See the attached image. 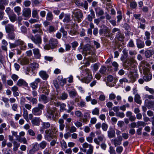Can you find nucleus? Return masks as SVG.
<instances>
[{"label": "nucleus", "instance_id": "1", "mask_svg": "<svg viewBox=\"0 0 154 154\" xmlns=\"http://www.w3.org/2000/svg\"><path fill=\"white\" fill-rule=\"evenodd\" d=\"M32 33L34 34L35 38H41V35L42 33V24H36L32 26Z\"/></svg>", "mask_w": 154, "mask_h": 154}, {"label": "nucleus", "instance_id": "2", "mask_svg": "<svg viewBox=\"0 0 154 154\" xmlns=\"http://www.w3.org/2000/svg\"><path fill=\"white\" fill-rule=\"evenodd\" d=\"M82 75L84 77L80 80L83 83L88 84L89 83L92 79L90 70L88 69H85L83 71Z\"/></svg>", "mask_w": 154, "mask_h": 154}, {"label": "nucleus", "instance_id": "3", "mask_svg": "<svg viewBox=\"0 0 154 154\" xmlns=\"http://www.w3.org/2000/svg\"><path fill=\"white\" fill-rule=\"evenodd\" d=\"M44 108V106L41 103H38L37 106L33 108L32 109V113L35 116H40L42 113V110Z\"/></svg>", "mask_w": 154, "mask_h": 154}, {"label": "nucleus", "instance_id": "4", "mask_svg": "<svg viewBox=\"0 0 154 154\" xmlns=\"http://www.w3.org/2000/svg\"><path fill=\"white\" fill-rule=\"evenodd\" d=\"M72 12L73 16L75 17L74 20H76L79 22L82 19L83 13L80 10H75Z\"/></svg>", "mask_w": 154, "mask_h": 154}, {"label": "nucleus", "instance_id": "5", "mask_svg": "<svg viewBox=\"0 0 154 154\" xmlns=\"http://www.w3.org/2000/svg\"><path fill=\"white\" fill-rule=\"evenodd\" d=\"M112 32L113 35L116 34L115 38H124V35L121 33L120 30L119 28H114L112 29Z\"/></svg>", "mask_w": 154, "mask_h": 154}, {"label": "nucleus", "instance_id": "6", "mask_svg": "<svg viewBox=\"0 0 154 154\" xmlns=\"http://www.w3.org/2000/svg\"><path fill=\"white\" fill-rule=\"evenodd\" d=\"M128 78L129 79V82L134 83L137 78V74L136 71H131L129 72L128 75Z\"/></svg>", "mask_w": 154, "mask_h": 154}, {"label": "nucleus", "instance_id": "7", "mask_svg": "<svg viewBox=\"0 0 154 154\" xmlns=\"http://www.w3.org/2000/svg\"><path fill=\"white\" fill-rule=\"evenodd\" d=\"M75 3L79 7L84 8L85 10L88 8V4L87 1L82 2L81 0H77L75 1Z\"/></svg>", "mask_w": 154, "mask_h": 154}, {"label": "nucleus", "instance_id": "8", "mask_svg": "<svg viewBox=\"0 0 154 154\" xmlns=\"http://www.w3.org/2000/svg\"><path fill=\"white\" fill-rule=\"evenodd\" d=\"M57 44V41L56 39H51L49 42V46L46 45L44 46V48L47 50H48L50 48L53 49L56 46Z\"/></svg>", "mask_w": 154, "mask_h": 154}, {"label": "nucleus", "instance_id": "9", "mask_svg": "<svg viewBox=\"0 0 154 154\" xmlns=\"http://www.w3.org/2000/svg\"><path fill=\"white\" fill-rule=\"evenodd\" d=\"M127 64L128 65V67H135L137 65V63L134 57H131L126 62Z\"/></svg>", "mask_w": 154, "mask_h": 154}, {"label": "nucleus", "instance_id": "10", "mask_svg": "<svg viewBox=\"0 0 154 154\" xmlns=\"http://www.w3.org/2000/svg\"><path fill=\"white\" fill-rule=\"evenodd\" d=\"M107 27L106 26L104 29H100L99 31V34L101 36H104L108 37L109 35V32L108 29Z\"/></svg>", "mask_w": 154, "mask_h": 154}, {"label": "nucleus", "instance_id": "11", "mask_svg": "<svg viewBox=\"0 0 154 154\" xmlns=\"http://www.w3.org/2000/svg\"><path fill=\"white\" fill-rule=\"evenodd\" d=\"M57 111V109L55 108H52L49 109L47 111L46 114L47 117L50 119L54 117V115Z\"/></svg>", "mask_w": 154, "mask_h": 154}, {"label": "nucleus", "instance_id": "12", "mask_svg": "<svg viewBox=\"0 0 154 154\" xmlns=\"http://www.w3.org/2000/svg\"><path fill=\"white\" fill-rule=\"evenodd\" d=\"M45 137L46 140L50 141L53 138L52 131L50 129H47L45 131Z\"/></svg>", "mask_w": 154, "mask_h": 154}, {"label": "nucleus", "instance_id": "13", "mask_svg": "<svg viewBox=\"0 0 154 154\" xmlns=\"http://www.w3.org/2000/svg\"><path fill=\"white\" fill-rule=\"evenodd\" d=\"M31 10L29 8H24L22 10V15L26 17H30L31 16Z\"/></svg>", "mask_w": 154, "mask_h": 154}, {"label": "nucleus", "instance_id": "14", "mask_svg": "<svg viewBox=\"0 0 154 154\" xmlns=\"http://www.w3.org/2000/svg\"><path fill=\"white\" fill-rule=\"evenodd\" d=\"M93 49V47L89 45H87L85 46L83 49L84 53L86 54H90L92 52Z\"/></svg>", "mask_w": 154, "mask_h": 154}, {"label": "nucleus", "instance_id": "15", "mask_svg": "<svg viewBox=\"0 0 154 154\" xmlns=\"http://www.w3.org/2000/svg\"><path fill=\"white\" fill-rule=\"evenodd\" d=\"M122 140V137L120 136L117 137V138H115L112 140V142L113 143L115 146L118 145H120L121 143V142Z\"/></svg>", "mask_w": 154, "mask_h": 154}, {"label": "nucleus", "instance_id": "16", "mask_svg": "<svg viewBox=\"0 0 154 154\" xmlns=\"http://www.w3.org/2000/svg\"><path fill=\"white\" fill-rule=\"evenodd\" d=\"M105 140V137L103 135L101 134L98 136L97 138H95L94 140V141L97 144L99 145L100 142H103Z\"/></svg>", "mask_w": 154, "mask_h": 154}, {"label": "nucleus", "instance_id": "17", "mask_svg": "<svg viewBox=\"0 0 154 154\" xmlns=\"http://www.w3.org/2000/svg\"><path fill=\"white\" fill-rule=\"evenodd\" d=\"M80 150L84 152H86V154H92L93 152V146L91 145L90 144L89 149L87 151L86 149H84L81 147H79Z\"/></svg>", "mask_w": 154, "mask_h": 154}, {"label": "nucleus", "instance_id": "18", "mask_svg": "<svg viewBox=\"0 0 154 154\" xmlns=\"http://www.w3.org/2000/svg\"><path fill=\"white\" fill-rule=\"evenodd\" d=\"M41 120L39 117H35L32 120V124L34 125L39 126Z\"/></svg>", "mask_w": 154, "mask_h": 154}, {"label": "nucleus", "instance_id": "19", "mask_svg": "<svg viewBox=\"0 0 154 154\" xmlns=\"http://www.w3.org/2000/svg\"><path fill=\"white\" fill-rule=\"evenodd\" d=\"M95 11L97 16H102L104 14V11L101 8L98 7L95 8Z\"/></svg>", "mask_w": 154, "mask_h": 154}, {"label": "nucleus", "instance_id": "20", "mask_svg": "<svg viewBox=\"0 0 154 154\" xmlns=\"http://www.w3.org/2000/svg\"><path fill=\"white\" fill-rule=\"evenodd\" d=\"M18 62L22 65L27 64L29 62L28 59L26 57L20 59L18 60Z\"/></svg>", "mask_w": 154, "mask_h": 154}, {"label": "nucleus", "instance_id": "21", "mask_svg": "<svg viewBox=\"0 0 154 154\" xmlns=\"http://www.w3.org/2000/svg\"><path fill=\"white\" fill-rule=\"evenodd\" d=\"M90 14L88 15L87 18L89 21H91L93 18L95 17L94 12L93 9H91L90 11Z\"/></svg>", "mask_w": 154, "mask_h": 154}, {"label": "nucleus", "instance_id": "22", "mask_svg": "<svg viewBox=\"0 0 154 154\" xmlns=\"http://www.w3.org/2000/svg\"><path fill=\"white\" fill-rule=\"evenodd\" d=\"M29 66L31 69L33 71L34 70H36L39 67V64L35 62L31 63L29 65Z\"/></svg>", "mask_w": 154, "mask_h": 154}, {"label": "nucleus", "instance_id": "23", "mask_svg": "<svg viewBox=\"0 0 154 154\" xmlns=\"http://www.w3.org/2000/svg\"><path fill=\"white\" fill-rule=\"evenodd\" d=\"M144 53L146 58H149L154 54V51L153 50H148L145 51Z\"/></svg>", "mask_w": 154, "mask_h": 154}, {"label": "nucleus", "instance_id": "24", "mask_svg": "<svg viewBox=\"0 0 154 154\" xmlns=\"http://www.w3.org/2000/svg\"><path fill=\"white\" fill-rule=\"evenodd\" d=\"M39 75L44 80H46L48 77V75L45 71H40L39 73Z\"/></svg>", "mask_w": 154, "mask_h": 154}, {"label": "nucleus", "instance_id": "25", "mask_svg": "<svg viewBox=\"0 0 154 154\" xmlns=\"http://www.w3.org/2000/svg\"><path fill=\"white\" fill-rule=\"evenodd\" d=\"M38 100L40 101L43 102L45 103H46L48 102V99L47 96L43 94L40 96Z\"/></svg>", "mask_w": 154, "mask_h": 154}, {"label": "nucleus", "instance_id": "26", "mask_svg": "<svg viewBox=\"0 0 154 154\" xmlns=\"http://www.w3.org/2000/svg\"><path fill=\"white\" fill-rule=\"evenodd\" d=\"M71 20L70 19V15L69 14H65V16L63 21L64 23H69Z\"/></svg>", "mask_w": 154, "mask_h": 154}, {"label": "nucleus", "instance_id": "27", "mask_svg": "<svg viewBox=\"0 0 154 154\" xmlns=\"http://www.w3.org/2000/svg\"><path fill=\"white\" fill-rule=\"evenodd\" d=\"M117 15L116 16V18L117 19V22L118 23L122 20L123 17L122 15V12L120 10H118L117 11Z\"/></svg>", "mask_w": 154, "mask_h": 154}, {"label": "nucleus", "instance_id": "28", "mask_svg": "<svg viewBox=\"0 0 154 154\" xmlns=\"http://www.w3.org/2000/svg\"><path fill=\"white\" fill-rule=\"evenodd\" d=\"M5 29L7 33L12 32L14 30V27L12 24H8L5 26Z\"/></svg>", "mask_w": 154, "mask_h": 154}, {"label": "nucleus", "instance_id": "29", "mask_svg": "<svg viewBox=\"0 0 154 154\" xmlns=\"http://www.w3.org/2000/svg\"><path fill=\"white\" fill-rule=\"evenodd\" d=\"M17 85L19 86L23 85L26 87L27 86V83L23 80L20 79L17 82Z\"/></svg>", "mask_w": 154, "mask_h": 154}, {"label": "nucleus", "instance_id": "30", "mask_svg": "<svg viewBox=\"0 0 154 154\" xmlns=\"http://www.w3.org/2000/svg\"><path fill=\"white\" fill-rule=\"evenodd\" d=\"M33 51L35 57L37 59L40 58L41 55L39 50L38 49L35 48L33 50Z\"/></svg>", "mask_w": 154, "mask_h": 154}, {"label": "nucleus", "instance_id": "31", "mask_svg": "<svg viewBox=\"0 0 154 154\" xmlns=\"http://www.w3.org/2000/svg\"><path fill=\"white\" fill-rule=\"evenodd\" d=\"M137 46L138 48H141L144 47V43L140 39H137Z\"/></svg>", "mask_w": 154, "mask_h": 154}, {"label": "nucleus", "instance_id": "32", "mask_svg": "<svg viewBox=\"0 0 154 154\" xmlns=\"http://www.w3.org/2000/svg\"><path fill=\"white\" fill-rule=\"evenodd\" d=\"M143 80L146 81L148 82L151 80L152 79V75L151 74H148L144 75L143 77Z\"/></svg>", "mask_w": 154, "mask_h": 154}, {"label": "nucleus", "instance_id": "33", "mask_svg": "<svg viewBox=\"0 0 154 154\" xmlns=\"http://www.w3.org/2000/svg\"><path fill=\"white\" fill-rule=\"evenodd\" d=\"M69 95L71 98H74L77 95L76 91L75 90L71 91L69 92Z\"/></svg>", "mask_w": 154, "mask_h": 154}, {"label": "nucleus", "instance_id": "34", "mask_svg": "<svg viewBox=\"0 0 154 154\" xmlns=\"http://www.w3.org/2000/svg\"><path fill=\"white\" fill-rule=\"evenodd\" d=\"M26 98L33 104H36L37 103V100L36 98H32L31 97H26Z\"/></svg>", "mask_w": 154, "mask_h": 154}, {"label": "nucleus", "instance_id": "35", "mask_svg": "<svg viewBox=\"0 0 154 154\" xmlns=\"http://www.w3.org/2000/svg\"><path fill=\"white\" fill-rule=\"evenodd\" d=\"M108 135L110 138H113L115 136V132L113 130H111L108 131Z\"/></svg>", "mask_w": 154, "mask_h": 154}, {"label": "nucleus", "instance_id": "36", "mask_svg": "<svg viewBox=\"0 0 154 154\" xmlns=\"http://www.w3.org/2000/svg\"><path fill=\"white\" fill-rule=\"evenodd\" d=\"M47 31L49 33H52L56 30V29L54 26H50L48 27L47 28Z\"/></svg>", "mask_w": 154, "mask_h": 154}, {"label": "nucleus", "instance_id": "37", "mask_svg": "<svg viewBox=\"0 0 154 154\" xmlns=\"http://www.w3.org/2000/svg\"><path fill=\"white\" fill-rule=\"evenodd\" d=\"M23 109V116L24 118L27 121H29L28 118V112L26 109L25 108Z\"/></svg>", "mask_w": 154, "mask_h": 154}, {"label": "nucleus", "instance_id": "38", "mask_svg": "<svg viewBox=\"0 0 154 154\" xmlns=\"http://www.w3.org/2000/svg\"><path fill=\"white\" fill-rule=\"evenodd\" d=\"M140 97L138 94L135 95L134 97L135 101L137 103L140 104L142 101L140 99Z\"/></svg>", "mask_w": 154, "mask_h": 154}, {"label": "nucleus", "instance_id": "39", "mask_svg": "<svg viewBox=\"0 0 154 154\" xmlns=\"http://www.w3.org/2000/svg\"><path fill=\"white\" fill-rule=\"evenodd\" d=\"M122 25V27L125 29V31H131V27L127 23H125Z\"/></svg>", "mask_w": 154, "mask_h": 154}, {"label": "nucleus", "instance_id": "40", "mask_svg": "<svg viewBox=\"0 0 154 154\" xmlns=\"http://www.w3.org/2000/svg\"><path fill=\"white\" fill-rule=\"evenodd\" d=\"M42 125V128L45 129L49 128L51 126L50 123L48 122H43Z\"/></svg>", "mask_w": 154, "mask_h": 154}, {"label": "nucleus", "instance_id": "41", "mask_svg": "<svg viewBox=\"0 0 154 154\" xmlns=\"http://www.w3.org/2000/svg\"><path fill=\"white\" fill-rule=\"evenodd\" d=\"M39 149V146L38 144L37 143H35L32 148V149L30 150V152H31L32 150H33L34 151H35L38 150Z\"/></svg>", "mask_w": 154, "mask_h": 154}, {"label": "nucleus", "instance_id": "42", "mask_svg": "<svg viewBox=\"0 0 154 154\" xmlns=\"http://www.w3.org/2000/svg\"><path fill=\"white\" fill-rule=\"evenodd\" d=\"M140 65L141 67L143 68L145 67V66L149 67V66L150 65L148 62H147L144 60H143L141 62Z\"/></svg>", "mask_w": 154, "mask_h": 154}, {"label": "nucleus", "instance_id": "43", "mask_svg": "<svg viewBox=\"0 0 154 154\" xmlns=\"http://www.w3.org/2000/svg\"><path fill=\"white\" fill-rule=\"evenodd\" d=\"M46 18L48 20H51L53 19V16L51 12L49 11L48 13L46 15Z\"/></svg>", "mask_w": 154, "mask_h": 154}, {"label": "nucleus", "instance_id": "44", "mask_svg": "<svg viewBox=\"0 0 154 154\" xmlns=\"http://www.w3.org/2000/svg\"><path fill=\"white\" fill-rule=\"evenodd\" d=\"M89 116V115L87 112H85L84 114V118L82 119V122H85L88 120V119Z\"/></svg>", "mask_w": 154, "mask_h": 154}, {"label": "nucleus", "instance_id": "45", "mask_svg": "<svg viewBox=\"0 0 154 154\" xmlns=\"http://www.w3.org/2000/svg\"><path fill=\"white\" fill-rule=\"evenodd\" d=\"M14 10L18 16L20 15V13L21 11V8L20 7L17 6L15 7L14 8Z\"/></svg>", "mask_w": 154, "mask_h": 154}, {"label": "nucleus", "instance_id": "46", "mask_svg": "<svg viewBox=\"0 0 154 154\" xmlns=\"http://www.w3.org/2000/svg\"><path fill=\"white\" fill-rule=\"evenodd\" d=\"M112 65L114 67V70L115 71H116L118 70L119 67V64L115 61L113 62L112 63Z\"/></svg>", "mask_w": 154, "mask_h": 154}, {"label": "nucleus", "instance_id": "47", "mask_svg": "<svg viewBox=\"0 0 154 154\" xmlns=\"http://www.w3.org/2000/svg\"><path fill=\"white\" fill-rule=\"evenodd\" d=\"M14 147L13 148V150L14 151H16L18 148L20 146V143L16 141H14L13 143Z\"/></svg>", "mask_w": 154, "mask_h": 154}, {"label": "nucleus", "instance_id": "48", "mask_svg": "<svg viewBox=\"0 0 154 154\" xmlns=\"http://www.w3.org/2000/svg\"><path fill=\"white\" fill-rule=\"evenodd\" d=\"M145 89L151 94H154V90L153 88H150L148 86H146L145 87Z\"/></svg>", "mask_w": 154, "mask_h": 154}, {"label": "nucleus", "instance_id": "49", "mask_svg": "<svg viewBox=\"0 0 154 154\" xmlns=\"http://www.w3.org/2000/svg\"><path fill=\"white\" fill-rule=\"evenodd\" d=\"M47 144V142L45 141H43L39 144V146L42 149H44Z\"/></svg>", "mask_w": 154, "mask_h": 154}, {"label": "nucleus", "instance_id": "50", "mask_svg": "<svg viewBox=\"0 0 154 154\" xmlns=\"http://www.w3.org/2000/svg\"><path fill=\"white\" fill-rule=\"evenodd\" d=\"M68 97L67 94L65 92L62 93L60 96V98L62 100H65L67 99Z\"/></svg>", "mask_w": 154, "mask_h": 154}, {"label": "nucleus", "instance_id": "51", "mask_svg": "<svg viewBox=\"0 0 154 154\" xmlns=\"http://www.w3.org/2000/svg\"><path fill=\"white\" fill-rule=\"evenodd\" d=\"M18 141L23 143L27 144H28L27 142V140L25 137H20L18 139Z\"/></svg>", "mask_w": 154, "mask_h": 154}, {"label": "nucleus", "instance_id": "52", "mask_svg": "<svg viewBox=\"0 0 154 154\" xmlns=\"http://www.w3.org/2000/svg\"><path fill=\"white\" fill-rule=\"evenodd\" d=\"M143 69V72L144 75H146L148 74H151L150 73V70L147 67L142 68Z\"/></svg>", "mask_w": 154, "mask_h": 154}, {"label": "nucleus", "instance_id": "53", "mask_svg": "<svg viewBox=\"0 0 154 154\" xmlns=\"http://www.w3.org/2000/svg\"><path fill=\"white\" fill-rule=\"evenodd\" d=\"M92 113L93 115L98 116L99 114V109L97 108H95L92 110Z\"/></svg>", "mask_w": 154, "mask_h": 154}, {"label": "nucleus", "instance_id": "54", "mask_svg": "<svg viewBox=\"0 0 154 154\" xmlns=\"http://www.w3.org/2000/svg\"><path fill=\"white\" fill-rule=\"evenodd\" d=\"M8 38H14L16 37V35L14 32H8Z\"/></svg>", "mask_w": 154, "mask_h": 154}, {"label": "nucleus", "instance_id": "55", "mask_svg": "<svg viewBox=\"0 0 154 154\" xmlns=\"http://www.w3.org/2000/svg\"><path fill=\"white\" fill-rule=\"evenodd\" d=\"M124 33L126 37L127 38H130V36L133 35V32H131L130 31H125Z\"/></svg>", "mask_w": 154, "mask_h": 154}, {"label": "nucleus", "instance_id": "56", "mask_svg": "<svg viewBox=\"0 0 154 154\" xmlns=\"http://www.w3.org/2000/svg\"><path fill=\"white\" fill-rule=\"evenodd\" d=\"M32 17L33 18H35L38 19V13L36 10H33L32 12Z\"/></svg>", "mask_w": 154, "mask_h": 154}, {"label": "nucleus", "instance_id": "57", "mask_svg": "<svg viewBox=\"0 0 154 154\" xmlns=\"http://www.w3.org/2000/svg\"><path fill=\"white\" fill-rule=\"evenodd\" d=\"M75 114L77 117L81 118L83 114L81 111L79 110H77L75 111Z\"/></svg>", "mask_w": 154, "mask_h": 154}, {"label": "nucleus", "instance_id": "58", "mask_svg": "<svg viewBox=\"0 0 154 154\" xmlns=\"http://www.w3.org/2000/svg\"><path fill=\"white\" fill-rule=\"evenodd\" d=\"M60 32H62L63 33V37L64 38H66L67 32L63 28H61L60 30Z\"/></svg>", "mask_w": 154, "mask_h": 154}, {"label": "nucleus", "instance_id": "59", "mask_svg": "<svg viewBox=\"0 0 154 154\" xmlns=\"http://www.w3.org/2000/svg\"><path fill=\"white\" fill-rule=\"evenodd\" d=\"M106 68L105 66H102L100 68V72L102 74H104L106 72Z\"/></svg>", "mask_w": 154, "mask_h": 154}, {"label": "nucleus", "instance_id": "60", "mask_svg": "<svg viewBox=\"0 0 154 154\" xmlns=\"http://www.w3.org/2000/svg\"><path fill=\"white\" fill-rule=\"evenodd\" d=\"M119 82L120 84H122L123 83H128L129 82V81L126 78H123L119 80Z\"/></svg>", "mask_w": 154, "mask_h": 154}, {"label": "nucleus", "instance_id": "61", "mask_svg": "<svg viewBox=\"0 0 154 154\" xmlns=\"http://www.w3.org/2000/svg\"><path fill=\"white\" fill-rule=\"evenodd\" d=\"M137 128L140 126H144L146 125L144 122L143 121H138L137 122Z\"/></svg>", "mask_w": 154, "mask_h": 154}, {"label": "nucleus", "instance_id": "62", "mask_svg": "<svg viewBox=\"0 0 154 154\" xmlns=\"http://www.w3.org/2000/svg\"><path fill=\"white\" fill-rule=\"evenodd\" d=\"M61 147L63 150H64L67 147L66 143L64 141H62L60 142Z\"/></svg>", "mask_w": 154, "mask_h": 154}, {"label": "nucleus", "instance_id": "63", "mask_svg": "<svg viewBox=\"0 0 154 154\" xmlns=\"http://www.w3.org/2000/svg\"><path fill=\"white\" fill-rule=\"evenodd\" d=\"M116 116L121 118H123L125 117V114L123 112H119L116 113Z\"/></svg>", "mask_w": 154, "mask_h": 154}, {"label": "nucleus", "instance_id": "64", "mask_svg": "<svg viewBox=\"0 0 154 154\" xmlns=\"http://www.w3.org/2000/svg\"><path fill=\"white\" fill-rule=\"evenodd\" d=\"M18 107V105L17 103H14L11 105L12 110L14 111H16Z\"/></svg>", "mask_w": 154, "mask_h": 154}]
</instances>
